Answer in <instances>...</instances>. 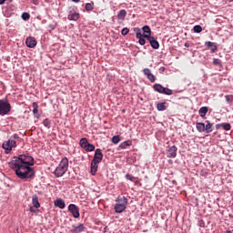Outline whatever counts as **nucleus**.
<instances>
[{"mask_svg": "<svg viewBox=\"0 0 233 233\" xmlns=\"http://www.w3.org/2000/svg\"><path fill=\"white\" fill-rule=\"evenodd\" d=\"M8 165L19 179H32L35 176V170L32 167L35 160L29 153L14 157Z\"/></svg>", "mask_w": 233, "mask_h": 233, "instance_id": "nucleus-1", "label": "nucleus"}, {"mask_svg": "<svg viewBox=\"0 0 233 233\" xmlns=\"http://www.w3.org/2000/svg\"><path fill=\"white\" fill-rule=\"evenodd\" d=\"M22 141L23 138L17 133H15L7 141L3 143L2 147L5 150V154H9V152H12V148H15L17 143H21Z\"/></svg>", "mask_w": 233, "mask_h": 233, "instance_id": "nucleus-2", "label": "nucleus"}, {"mask_svg": "<svg viewBox=\"0 0 233 233\" xmlns=\"http://www.w3.org/2000/svg\"><path fill=\"white\" fill-rule=\"evenodd\" d=\"M68 170V158L64 157L60 161L59 165L56 167L54 174L56 177H63L66 171Z\"/></svg>", "mask_w": 233, "mask_h": 233, "instance_id": "nucleus-3", "label": "nucleus"}, {"mask_svg": "<svg viewBox=\"0 0 233 233\" xmlns=\"http://www.w3.org/2000/svg\"><path fill=\"white\" fill-rule=\"evenodd\" d=\"M12 110V106L8 98L0 99V116H8Z\"/></svg>", "mask_w": 233, "mask_h": 233, "instance_id": "nucleus-4", "label": "nucleus"}, {"mask_svg": "<svg viewBox=\"0 0 233 233\" xmlns=\"http://www.w3.org/2000/svg\"><path fill=\"white\" fill-rule=\"evenodd\" d=\"M67 209L75 219H79L81 216V213H79V207H77L76 204H69Z\"/></svg>", "mask_w": 233, "mask_h": 233, "instance_id": "nucleus-5", "label": "nucleus"}, {"mask_svg": "<svg viewBox=\"0 0 233 233\" xmlns=\"http://www.w3.org/2000/svg\"><path fill=\"white\" fill-rule=\"evenodd\" d=\"M177 157V147L176 146L168 147L167 149V157L171 159H176Z\"/></svg>", "mask_w": 233, "mask_h": 233, "instance_id": "nucleus-6", "label": "nucleus"}, {"mask_svg": "<svg viewBox=\"0 0 233 233\" xmlns=\"http://www.w3.org/2000/svg\"><path fill=\"white\" fill-rule=\"evenodd\" d=\"M147 41L153 50H159V42L156 36H147Z\"/></svg>", "mask_w": 233, "mask_h": 233, "instance_id": "nucleus-7", "label": "nucleus"}, {"mask_svg": "<svg viewBox=\"0 0 233 233\" xmlns=\"http://www.w3.org/2000/svg\"><path fill=\"white\" fill-rule=\"evenodd\" d=\"M27 48H35L37 46V40L34 36H29L25 39Z\"/></svg>", "mask_w": 233, "mask_h": 233, "instance_id": "nucleus-8", "label": "nucleus"}, {"mask_svg": "<svg viewBox=\"0 0 233 233\" xmlns=\"http://www.w3.org/2000/svg\"><path fill=\"white\" fill-rule=\"evenodd\" d=\"M99 163H101V162H97L96 160L91 161V165H90L91 176H96V174H97V168H99Z\"/></svg>", "mask_w": 233, "mask_h": 233, "instance_id": "nucleus-9", "label": "nucleus"}, {"mask_svg": "<svg viewBox=\"0 0 233 233\" xmlns=\"http://www.w3.org/2000/svg\"><path fill=\"white\" fill-rule=\"evenodd\" d=\"M92 160L97 161L98 163H101V161H103V152L101 151V148H96L95 150V155Z\"/></svg>", "mask_w": 233, "mask_h": 233, "instance_id": "nucleus-10", "label": "nucleus"}, {"mask_svg": "<svg viewBox=\"0 0 233 233\" xmlns=\"http://www.w3.org/2000/svg\"><path fill=\"white\" fill-rule=\"evenodd\" d=\"M85 225L82 223H79L77 226L73 225L72 226V229H71V233H81V232H85Z\"/></svg>", "mask_w": 233, "mask_h": 233, "instance_id": "nucleus-11", "label": "nucleus"}, {"mask_svg": "<svg viewBox=\"0 0 233 233\" xmlns=\"http://www.w3.org/2000/svg\"><path fill=\"white\" fill-rule=\"evenodd\" d=\"M205 46L210 48V53L214 54L218 50V44L216 42L208 41L205 42Z\"/></svg>", "mask_w": 233, "mask_h": 233, "instance_id": "nucleus-12", "label": "nucleus"}, {"mask_svg": "<svg viewBox=\"0 0 233 233\" xmlns=\"http://www.w3.org/2000/svg\"><path fill=\"white\" fill-rule=\"evenodd\" d=\"M215 127L217 130H219V128H223V130H226L227 132H228V130L232 128V126L230 125V123H220V124H217Z\"/></svg>", "mask_w": 233, "mask_h": 233, "instance_id": "nucleus-13", "label": "nucleus"}, {"mask_svg": "<svg viewBox=\"0 0 233 233\" xmlns=\"http://www.w3.org/2000/svg\"><path fill=\"white\" fill-rule=\"evenodd\" d=\"M142 31L144 32L143 33L144 37H147V39L152 36V29H150L149 25H144L142 27Z\"/></svg>", "mask_w": 233, "mask_h": 233, "instance_id": "nucleus-14", "label": "nucleus"}, {"mask_svg": "<svg viewBox=\"0 0 233 233\" xmlns=\"http://www.w3.org/2000/svg\"><path fill=\"white\" fill-rule=\"evenodd\" d=\"M198 114L202 119H207V114H208V106L200 107Z\"/></svg>", "mask_w": 233, "mask_h": 233, "instance_id": "nucleus-15", "label": "nucleus"}, {"mask_svg": "<svg viewBox=\"0 0 233 233\" xmlns=\"http://www.w3.org/2000/svg\"><path fill=\"white\" fill-rule=\"evenodd\" d=\"M115 201L117 205H124L125 207L128 205V198L127 197H118Z\"/></svg>", "mask_w": 233, "mask_h": 233, "instance_id": "nucleus-16", "label": "nucleus"}, {"mask_svg": "<svg viewBox=\"0 0 233 233\" xmlns=\"http://www.w3.org/2000/svg\"><path fill=\"white\" fill-rule=\"evenodd\" d=\"M54 205L55 207L61 208V210H63V208L66 207V204H65V200H63V198H58L55 200Z\"/></svg>", "mask_w": 233, "mask_h": 233, "instance_id": "nucleus-17", "label": "nucleus"}, {"mask_svg": "<svg viewBox=\"0 0 233 233\" xmlns=\"http://www.w3.org/2000/svg\"><path fill=\"white\" fill-rule=\"evenodd\" d=\"M127 210V206L122 204H116L115 205V212L116 214H122V212H125Z\"/></svg>", "mask_w": 233, "mask_h": 233, "instance_id": "nucleus-18", "label": "nucleus"}, {"mask_svg": "<svg viewBox=\"0 0 233 233\" xmlns=\"http://www.w3.org/2000/svg\"><path fill=\"white\" fill-rule=\"evenodd\" d=\"M206 123H207V125H205L204 132H206V134H210V132H212L214 130V128H212V127H214V124H212L208 120H207Z\"/></svg>", "mask_w": 233, "mask_h": 233, "instance_id": "nucleus-19", "label": "nucleus"}, {"mask_svg": "<svg viewBox=\"0 0 233 233\" xmlns=\"http://www.w3.org/2000/svg\"><path fill=\"white\" fill-rule=\"evenodd\" d=\"M153 89L155 90V92H158V94H163V91L165 90V86H163V85L161 84H155L153 86Z\"/></svg>", "mask_w": 233, "mask_h": 233, "instance_id": "nucleus-20", "label": "nucleus"}, {"mask_svg": "<svg viewBox=\"0 0 233 233\" xmlns=\"http://www.w3.org/2000/svg\"><path fill=\"white\" fill-rule=\"evenodd\" d=\"M117 19H119L120 21H125V18L127 17V10L125 9H121L117 15H116Z\"/></svg>", "mask_w": 233, "mask_h": 233, "instance_id": "nucleus-21", "label": "nucleus"}, {"mask_svg": "<svg viewBox=\"0 0 233 233\" xmlns=\"http://www.w3.org/2000/svg\"><path fill=\"white\" fill-rule=\"evenodd\" d=\"M81 17V15L79 13H76V11L73 15H68L67 19L69 21H77Z\"/></svg>", "mask_w": 233, "mask_h": 233, "instance_id": "nucleus-22", "label": "nucleus"}, {"mask_svg": "<svg viewBox=\"0 0 233 233\" xmlns=\"http://www.w3.org/2000/svg\"><path fill=\"white\" fill-rule=\"evenodd\" d=\"M33 114H34V116H36V117H41V115H39V106L37 105V103L36 102H34L33 103Z\"/></svg>", "mask_w": 233, "mask_h": 233, "instance_id": "nucleus-23", "label": "nucleus"}, {"mask_svg": "<svg viewBox=\"0 0 233 233\" xmlns=\"http://www.w3.org/2000/svg\"><path fill=\"white\" fill-rule=\"evenodd\" d=\"M127 147H132V140H126L119 144V148H121L122 150H125Z\"/></svg>", "mask_w": 233, "mask_h": 233, "instance_id": "nucleus-24", "label": "nucleus"}, {"mask_svg": "<svg viewBox=\"0 0 233 233\" xmlns=\"http://www.w3.org/2000/svg\"><path fill=\"white\" fill-rule=\"evenodd\" d=\"M165 105V102H160L157 104V110H158V112H165V110H167V106Z\"/></svg>", "mask_w": 233, "mask_h": 233, "instance_id": "nucleus-25", "label": "nucleus"}, {"mask_svg": "<svg viewBox=\"0 0 233 233\" xmlns=\"http://www.w3.org/2000/svg\"><path fill=\"white\" fill-rule=\"evenodd\" d=\"M32 204H33V207L35 208H40L41 207V204L39 203V198H37L36 195H35L33 198H32Z\"/></svg>", "mask_w": 233, "mask_h": 233, "instance_id": "nucleus-26", "label": "nucleus"}, {"mask_svg": "<svg viewBox=\"0 0 233 233\" xmlns=\"http://www.w3.org/2000/svg\"><path fill=\"white\" fill-rule=\"evenodd\" d=\"M88 144H89L88 139H86L85 137L81 138L79 141V145H80L81 148H83L84 150H85L86 147L88 146Z\"/></svg>", "mask_w": 233, "mask_h": 233, "instance_id": "nucleus-27", "label": "nucleus"}, {"mask_svg": "<svg viewBox=\"0 0 233 233\" xmlns=\"http://www.w3.org/2000/svg\"><path fill=\"white\" fill-rule=\"evenodd\" d=\"M137 39H138V44L141 45V46H145V45H147V36L144 35H142V36L137 37Z\"/></svg>", "mask_w": 233, "mask_h": 233, "instance_id": "nucleus-28", "label": "nucleus"}, {"mask_svg": "<svg viewBox=\"0 0 233 233\" xmlns=\"http://www.w3.org/2000/svg\"><path fill=\"white\" fill-rule=\"evenodd\" d=\"M196 127H197V130L198 132H205V123L203 122H198L196 124Z\"/></svg>", "mask_w": 233, "mask_h": 233, "instance_id": "nucleus-29", "label": "nucleus"}, {"mask_svg": "<svg viewBox=\"0 0 233 233\" xmlns=\"http://www.w3.org/2000/svg\"><path fill=\"white\" fill-rule=\"evenodd\" d=\"M84 150H86V152H94L96 150V146L89 142Z\"/></svg>", "mask_w": 233, "mask_h": 233, "instance_id": "nucleus-30", "label": "nucleus"}, {"mask_svg": "<svg viewBox=\"0 0 233 233\" xmlns=\"http://www.w3.org/2000/svg\"><path fill=\"white\" fill-rule=\"evenodd\" d=\"M85 8L86 12H92V10H94V2L86 3Z\"/></svg>", "mask_w": 233, "mask_h": 233, "instance_id": "nucleus-31", "label": "nucleus"}, {"mask_svg": "<svg viewBox=\"0 0 233 233\" xmlns=\"http://www.w3.org/2000/svg\"><path fill=\"white\" fill-rule=\"evenodd\" d=\"M193 32L195 34H201V32H203V27L199 25H197L193 27Z\"/></svg>", "mask_w": 233, "mask_h": 233, "instance_id": "nucleus-32", "label": "nucleus"}, {"mask_svg": "<svg viewBox=\"0 0 233 233\" xmlns=\"http://www.w3.org/2000/svg\"><path fill=\"white\" fill-rule=\"evenodd\" d=\"M162 94H164L165 96H172V94H174V91H172V89L168 87H164V91H162Z\"/></svg>", "mask_w": 233, "mask_h": 233, "instance_id": "nucleus-33", "label": "nucleus"}, {"mask_svg": "<svg viewBox=\"0 0 233 233\" xmlns=\"http://www.w3.org/2000/svg\"><path fill=\"white\" fill-rule=\"evenodd\" d=\"M134 32L136 34L137 38L143 35V33L141 32V28H139V27H135Z\"/></svg>", "mask_w": 233, "mask_h": 233, "instance_id": "nucleus-34", "label": "nucleus"}, {"mask_svg": "<svg viewBox=\"0 0 233 233\" xmlns=\"http://www.w3.org/2000/svg\"><path fill=\"white\" fill-rule=\"evenodd\" d=\"M119 141H121V137H119V135H116L112 137V143H114V145H117Z\"/></svg>", "mask_w": 233, "mask_h": 233, "instance_id": "nucleus-35", "label": "nucleus"}, {"mask_svg": "<svg viewBox=\"0 0 233 233\" xmlns=\"http://www.w3.org/2000/svg\"><path fill=\"white\" fill-rule=\"evenodd\" d=\"M23 21H28L30 19V13L24 12L21 15Z\"/></svg>", "mask_w": 233, "mask_h": 233, "instance_id": "nucleus-36", "label": "nucleus"}, {"mask_svg": "<svg viewBox=\"0 0 233 233\" xmlns=\"http://www.w3.org/2000/svg\"><path fill=\"white\" fill-rule=\"evenodd\" d=\"M43 125L46 127V128H50L52 127L48 118L44 119Z\"/></svg>", "mask_w": 233, "mask_h": 233, "instance_id": "nucleus-37", "label": "nucleus"}, {"mask_svg": "<svg viewBox=\"0 0 233 233\" xmlns=\"http://www.w3.org/2000/svg\"><path fill=\"white\" fill-rule=\"evenodd\" d=\"M125 177L126 179H127V181H131V182H134V180L136 179V177L128 173L125 175Z\"/></svg>", "mask_w": 233, "mask_h": 233, "instance_id": "nucleus-38", "label": "nucleus"}, {"mask_svg": "<svg viewBox=\"0 0 233 233\" xmlns=\"http://www.w3.org/2000/svg\"><path fill=\"white\" fill-rule=\"evenodd\" d=\"M76 10H77V7H76V6L69 7L68 15H72L76 14Z\"/></svg>", "mask_w": 233, "mask_h": 233, "instance_id": "nucleus-39", "label": "nucleus"}, {"mask_svg": "<svg viewBox=\"0 0 233 233\" xmlns=\"http://www.w3.org/2000/svg\"><path fill=\"white\" fill-rule=\"evenodd\" d=\"M147 77L151 83H156V76H154V74L151 73Z\"/></svg>", "mask_w": 233, "mask_h": 233, "instance_id": "nucleus-40", "label": "nucleus"}, {"mask_svg": "<svg viewBox=\"0 0 233 233\" xmlns=\"http://www.w3.org/2000/svg\"><path fill=\"white\" fill-rule=\"evenodd\" d=\"M213 65L215 66H221V60L219 58L213 59Z\"/></svg>", "mask_w": 233, "mask_h": 233, "instance_id": "nucleus-41", "label": "nucleus"}, {"mask_svg": "<svg viewBox=\"0 0 233 233\" xmlns=\"http://www.w3.org/2000/svg\"><path fill=\"white\" fill-rule=\"evenodd\" d=\"M130 32V29H128V27H124L122 30H121V34L123 35H128V33Z\"/></svg>", "mask_w": 233, "mask_h": 233, "instance_id": "nucleus-42", "label": "nucleus"}, {"mask_svg": "<svg viewBox=\"0 0 233 233\" xmlns=\"http://www.w3.org/2000/svg\"><path fill=\"white\" fill-rule=\"evenodd\" d=\"M226 101L227 103H233V95L226 96Z\"/></svg>", "mask_w": 233, "mask_h": 233, "instance_id": "nucleus-43", "label": "nucleus"}, {"mask_svg": "<svg viewBox=\"0 0 233 233\" xmlns=\"http://www.w3.org/2000/svg\"><path fill=\"white\" fill-rule=\"evenodd\" d=\"M36 208H35V206H31L29 208V212H31L32 214H35L37 212Z\"/></svg>", "mask_w": 233, "mask_h": 233, "instance_id": "nucleus-44", "label": "nucleus"}, {"mask_svg": "<svg viewBox=\"0 0 233 233\" xmlns=\"http://www.w3.org/2000/svg\"><path fill=\"white\" fill-rule=\"evenodd\" d=\"M143 72H144V76H147V77L149 76V74H152L149 68H145Z\"/></svg>", "mask_w": 233, "mask_h": 233, "instance_id": "nucleus-45", "label": "nucleus"}, {"mask_svg": "<svg viewBox=\"0 0 233 233\" xmlns=\"http://www.w3.org/2000/svg\"><path fill=\"white\" fill-rule=\"evenodd\" d=\"M56 25H54V24H50L49 25H48V27L50 28V30H49V32H52L53 30H56Z\"/></svg>", "mask_w": 233, "mask_h": 233, "instance_id": "nucleus-46", "label": "nucleus"}, {"mask_svg": "<svg viewBox=\"0 0 233 233\" xmlns=\"http://www.w3.org/2000/svg\"><path fill=\"white\" fill-rule=\"evenodd\" d=\"M198 226H200V227H205V222L203 221V220H200L199 222H198Z\"/></svg>", "mask_w": 233, "mask_h": 233, "instance_id": "nucleus-47", "label": "nucleus"}, {"mask_svg": "<svg viewBox=\"0 0 233 233\" xmlns=\"http://www.w3.org/2000/svg\"><path fill=\"white\" fill-rule=\"evenodd\" d=\"M159 71H160V72H165V66H161V67L159 68Z\"/></svg>", "mask_w": 233, "mask_h": 233, "instance_id": "nucleus-48", "label": "nucleus"}, {"mask_svg": "<svg viewBox=\"0 0 233 233\" xmlns=\"http://www.w3.org/2000/svg\"><path fill=\"white\" fill-rule=\"evenodd\" d=\"M5 2L6 0H0V5H5Z\"/></svg>", "mask_w": 233, "mask_h": 233, "instance_id": "nucleus-49", "label": "nucleus"}, {"mask_svg": "<svg viewBox=\"0 0 233 233\" xmlns=\"http://www.w3.org/2000/svg\"><path fill=\"white\" fill-rule=\"evenodd\" d=\"M184 46H186V48H188V46H190V44L186 43V44L184 45Z\"/></svg>", "mask_w": 233, "mask_h": 233, "instance_id": "nucleus-50", "label": "nucleus"}, {"mask_svg": "<svg viewBox=\"0 0 233 233\" xmlns=\"http://www.w3.org/2000/svg\"><path fill=\"white\" fill-rule=\"evenodd\" d=\"M73 1V3H79V1H81V0H72Z\"/></svg>", "mask_w": 233, "mask_h": 233, "instance_id": "nucleus-51", "label": "nucleus"}, {"mask_svg": "<svg viewBox=\"0 0 233 233\" xmlns=\"http://www.w3.org/2000/svg\"><path fill=\"white\" fill-rule=\"evenodd\" d=\"M138 183H139V181H136V182H135V185H137Z\"/></svg>", "mask_w": 233, "mask_h": 233, "instance_id": "nucleus-52", "label": "nucleus"}, {"mask_svg": "<svg viewBox=\"0 0 233 233\" xmlns=\"http://www.w3.org/2000/svg\"><path fill=\"white\" fill-rule=\"evenodd\" d=\"M0 46H1V41H0Z\"/></svg>", "mask_w": 233, "mask_h": 233, "instance_id": "nucleus-53", "label": "nucleus"}]
</instances>
